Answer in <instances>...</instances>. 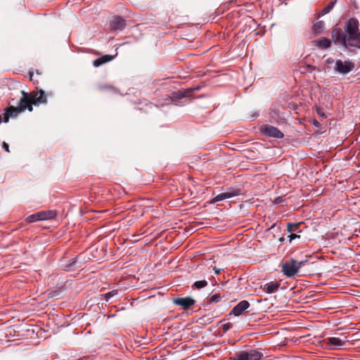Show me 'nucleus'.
I'll use <instances>...</instances> for the list:
<instances>
[{
	"mask_svg": "<svg viewBox=\"0 0 360 360\" xmlns=\"http://www.w3.org/2000/svg\"><path fill=\"white\" fill-rule=\"evenodd\" d=\"M333 43L349 52L360 50V22L350 17L343 22L342 28L335 27L331 31Z\"/></svg>",
	"mask_w": 360,
	"mask_h": 360,
	"instance_id": "f257e3e1",
	"label": "nucleus"
},
{
	"mask_svg": "<svg viewBox=\"0 0 360 360\" xmlns=\"http://www.w3.org/2000/svg\"><path fill=\"white\" fill-rule=\"evenodd\" d=\"M46 102V96L43 90L38 91L34 95L31 96L30 99H20L18 107L11 106L4 113V122H8L10 117H15L19 113L27 109L32 111V105H39Z\"/></svg>",
	"mask_w": 360,
	"mask_h": 360,
	"instance_id": "f03ea898",
	"label": "nucleus"
},
{
	"mask_svg": "<svg viewBox=\"0 0 360 360\" xmlns=\"http://www.w3.org/2000/svg\"><path fill=\"white\" fill-rule=\"evenodd\" d=\"M326 63L327 64H333V72L341 75H346L355 68L354 63L349 60L343 61L340 59L335 60L333 58H328L326 60Z\"/></svg>",
	"mask_w": 360,
	"mask_h": 360,
	"instance_id": "7ed1b4c3",
	"label": "nucleus"
},
{
	"mask_svg": "<svg viewBox=\"0 0 360 360\" xmlns=\"http://www.w3.org/2000/svg\"><path fill=\"white\" fill-rule=\"evenodd\" d=\"M264 357L262 348L247 347L237 352L233 360H261Z\"/></svg>",
	"mask_w": 360,
	"mask_h": 360,
	"instance_id": "20e7f679",
	"label": "nucleus"
},
{
	"mask_svg": "<svg viewBox=\"0 0 360 360\" xmlns=\"http://www.w3.org/2000/svg\"><path fill=\"white\" fill-rule=\"evenodd\" d=\"M304 263V261L297 263L296 260L291 258L282 264V271L287 277H293Z\"/></svg>",
	"mask_w": 360,
	"mask_h": 360,
	"instance_id": "39448f33",
	"label": "nucleus"
},
{
	"mask_svg": "<svg viewBox=\"0 0 360 360\" xmlns=\"http://www.w3.org/2000/svg\"><path fill=\"white\" fill-rule=\"evenodd\" d=\"M260 131L266 136L276 139H282L284 136L278 128L268 124L262 127Z\"/></svg>",
	"mask_w": 360,
	"mask_h": 360,
	"instance_id": "423d86ee",
	"label": "nucleus"
},
{
	"mask_svg": "<svg viewBox=\"0 0 360 360\" xmlns=\"http://www.w3.org/2000/svg\"><path fill=\"white\" fill-rule=\"evenodd\" d=\"M348 341L347 337H331L328 339V346L330 349H338L345 346Z\"/></svg>",
	"mask_w": 360,
	"mask_h": 360,
	"instance_id": "0eeeda50",
	"label": "nucleus"
},
{
	"mask_svg": "<svg viewBox=\"0 0 360 360\" xmlns=\"http://www.w3.org/2000/svg\"><path fill=\"white\" fill-rule=\"evenodd\" d=\"M173 303L186 310L193 306L195 303V300L191 297H177L173 300Z\"/></svg>",
	"mask_w": 360,
	"mask_h": 360,
	"instance_id": "6e6552de",
	"label": "nucleus"
},
{
	"mask_svg": "<svg viewBox=\"0 0 360 360\" xmlns=\"http://www.w3.org/2000/svg\"><path fill=\"white\" fill-rule=\"evenodd\" d=\"M126 26L125 20L120 16H115L110 22V28L111 30H122Z\"/></svg>",
	"mask_w": 360,
	"mask_h": 360,
	"instance_id": "1a4fd4ad",
	"label": "nucleus"
},
{
	"mask_svg": "<svg viewBox=\"0 0 360 360\" xmlns=\"http://www.w3.org/2000/svg\"><path fill=\"white\" fill-rule=\"evenodd\" d=\"M312 44L319 49H328L331 46V40L326 37H321L311 41Z\"/></svg>",
	"mask_w": 360,
	"mask_h": 360,
	"instance_id": "9d476101",
	"label": "nucleus"
},
{
	"mask_svg": "<svg viewBox=\"0 0 360 360\" xmlns=\"http://www.w3.org/2000/svg\"><path fill=\"white\" fill-rule=\"evenodd\" d=\"M250 307V304L246 300H242L238 303L231 310V314L236 316L241 315Z\"/></svg>",
	"mask_w": 360,
	"mask_h": 360,
	"instance_id": "9b49d317",
	"label": "nucleus"
},
{
	"mask_svg": "<svg viewBox=\"0 0 360 360\" xmlns=\"http://www.w3.org/2000/svg\"><path fill=\"white\" fill-rule=\"evenodd\" d=\"M40 221L52 219L56 217L53 210H47L38 212Z\"/></svg>",
	"mask_w": 360,
	"mask_h": 360,
	"instance_id": "f8f14e48",
	"label": "nucleus"
},
{
	"mask_svg": "<svg viewBox=\"0 0 360 360\" xmlns=\"http://www.w3.org/2000/svg\"><path fill=\"white\" fill-rule=\"evenodd\" d=\"M279 285L273 282L268 283L264 285V291L267 294L275 292L278 290Z\"/></svg>",
	"mask_w": 360,
	"mask_h": 360,
	"instance_id": "ddd939ff",
	"label": "nucleus"
},
{
	"mask_svg": "<svg viewBox=\"0 0 360 360\" xmlns=\"http://www.w3.org/2000/svg\"><path fill=\"white\" fill-rule=\"evenodd\" d=\"M312 29L315 34H320L325 30V22L323 20L318 21L313 25Z\"/></svg>",
	"mask_w": 360,
	"mask_h": 360,
	"instance_id": "4468645a",
	"label": "nucleus"
},
{
	"mask_svg": "<svg viewBox=\"0 0 360 360\" xmlns=\"http://www.w3.org/2000/svg\"><path fill=\"white\" fill-rule=\"evenodd\" d=\"M226 195H229V198L239 195L240 194V190L238 188H229L226 192Z\"/></svg>",
	"mask_w": 360,
	"mask_h": 360,
	"instance_id": "2eb2a0df",
	"label": "nucleus"
},
{
	"mask_svg": "<svg viewBox=\"0 0 360 360\" xmlns=\"http://www.w3.org/2000/svg\"><path fill=\"white\" fill-rule=\"evenodd\" d=\"M229 198V195H226L225 192L221 193L216 195L211 201V202H216L224 200Z\"/></svg>",
	"mask_w": 360,
	"mask_h": 360,
	"instance_id": "dca6fc26",
	"label": "nucleus"
},
{
	"mask_svg": "<svg viewBox=\"0 0 360 360\" xmlns=\"http://www.w3.org/2000/svg\"><path fill=\"white\" fill-rule=\"evenodd\" d=\"M337 0L332 1L327 6H326L321 11L322 15H326L334 7L335 4H336Z\"/></svg>",
	"mask_w": 360,
	"mask_h": 360,
	"instance_id": "f3484780",
	"label": "nucleus"
},
{
	"mask_svg": "<svg viewBox=\"0 0 360 360\" xmlns=\"http://www.w3.org/2000/svg\"><path fill=\"white\" fill-rule=\"evenodd\" d=\"M299 226H300V224L289 223L287 225V231L289 233H293V232L299 231H298Z\"/></svg>",
	"mask_w": 360,
	"mask_h": 360,
	"instance_id": "a211bd4d",
	"label": "nucleus"
},
{
	"mask_svg": "<svg viewBox=\"0 0 360 360\" xmlns=\"http://www.w3.org/2000/svg\"><path fill=\"white\" fill-rule=\"evenodd\" d=\"M118 290H112L110 292H108L101 296L104 297V300L108 302L111 297H114L117 294Z\"/></svg>",
	"mask_w": 360,
	"mask_h": 360,
	"instance_id": "6ab92c4d",
	"label": "nucleus"
},
{
	"mask_svg": "<svg viewBox=\"0 0 360 360\" xmlns=\"http://www.w3.org/2000/svg\"><path fill=\"white\" fill-rule=\"evenodd\" d=\"M26 221L28 223H32L40 221L38 212L28 216L26 218Z\"/></svg>",
	"mask_w": 360,
	"mask_h": 360,
	"instance_id": "aec40b11",
	"label": "nucleus"
},
{
	"mask_svg": "<svg viewBox=\"0 0 360 360\" xmlns=\"http://www.w3.org/2000/svg\"><path fill=\"white\" fill-rule=\"evenodd\" d=\"M207 285V282L205 280L198 281L193 283V286H195L197 289H201Z\"/></svg>",
	"mask_w": 360,
	"mask_h": 360,
	"instance_id": "412c9836",
	"label": "nucleus"
},
{
	"mask_svg": "<svg viewBox=\"0 0 360 360\" xmlns=\"http://www.w3.org/2000/svg\"><path fill=\"white\" fill-rule=\"evenodd\" d=\"M76 262H77L76 258H72V259H70L69 261L68 264H67L65 266V270L70 271V270L75 269L76 266Z\"/></svg>",
	"mask_w": 360,
	"mask_h": 360,
	"instance_id": "4be33fe9",
	"label": "nucleus"
},
{
	"mask_svg": "<svg viewBox=\"0 0 360 360\" xmlns=\"http://www.w3.org/2000/svg\"><path fill=\"white\" fill-rule=\"evenodd\" d=\"M221 296L219 294H214L212 295L210 298V302L211 303H217L221 300Z\"/></svg>",
	"mask_w": 360,
	"mask_h": 360,
	"instance_id": "5701e85b",
	"label": "nucleus"
},
{
	"mask_svg": "<svg viewBox=\"0 0 360 360\" xmlns=\"http://www.w3.org/2000/svg\"><path fill=\"white\" fill-rule=\"evenodd\" d=\"M101 60H103L104 63L111 61L114 56L112 55L106 54L101 57Z\"/></svg>",
	"mask_w": 360,
	"mask_h": 360,
	"instance_id": "b1692460",
	"label": "nucleus"
},
{
	"mask_svg": "<svg viewBox=\"0 0 360 360\" xmlns=\"http://www.w3.org/2000/svg\"><path fill=\"white\" fill-rule=\"evenodd\" d=\"M103 64H104V62L103 60H101V57L94 60L93 62V65L94 67H99V66L102 65Z\"/></svg>",
	"mask_w": 360,
	"mask_h": 360,
	"instance_id": "393cba45",
	"label": "nucleus"
},
{
	"mask_svg": "<svg viewBox=\"0 0 360 360\" xmlns=\"http://www.w3.org/2000/svg\"><path fill=\"white\" fill-rule=\"evenodd\" d=\"M231 328V324L230 323H225L221 325V328L224 332L228 331Z\"/></svg>",
	"mask_w": 360,
	"mask_h": 360,
	"instance_id": "a878e982",
	"label": "nucleus"
},
{
	"mask_svg": "<svg viewBox=\"0 0 360 360\" xmlns=\"http://www.w3.org/2000/svg\"><path fill=\"white\" fill-rule=\"evenodd\" d=\"M288 238L290 241H292V240H294L295 238H300V236L296 233H290V234L288 236Z\"/></svg>",
	"mask_w": 360,
	"mask_h": 360,
	"instance_id": "bb28decb",
	"label": "nucleus"
},
{
	"mask_svg": "<svg viewBox=\"0 0 360 360\" xmlns=\"http://www.w3.org/2000/svg\"><path fill=\"white\" fill-rule=\"evenodd\" d=\"M22 99H30V97L31 96H30L27 93H26L25 91H22Z\"/></svg>",
	"mask_w": 360,
	"mask_h": 360,
	"instance_id": "cd10ccee",
	"label": "nucleus"
},
{
	"mask_svg": "<svg viewBox=\"0 0 360 360\" xmlns=\"http://www.w3.org/2000/svg\"><path fill=\"white\" fill-rule=\"evenodd\" d=\"M2 147L6 151V152H9V146H8V144L6 142H3L2 143Z\"/></svg>",
	"mask_w": 360,
	"mask_h": 360,
	"instance_id": "c85d7f7f",
	"label": "nucleus"
},
{
	"mask_svg": "<svg viewBox=\"0 0 360 360\" xmlns=\"http://www.w3.org/2000/svg\"><path fill=\"white\" fill-rule=\"evenodd\" d=\"M307 69L308 70H309L310 72H312V71H314V70H316V67H315V66H313V65H307Z\"/></svg>",
	"mask_w": 360,
	"mask_h": 360,
	"instance_id": "c756f323",
	"label": "nucleus"
},
{
	"mask_svg": "<svg viewBox=\"0 0 360 360\" xmlns=\"http://www.w3.org/2000/svg\"><path fill=\"white\" fill-rule=\"evenodd\" d=\"M212 269L214 270V274H217H217H219L221 273V269L217 268L216 266H214V267L212 268Z\"/></svg>",
	"mask_w": 360,
	"mask_h": 360,
	"instance_id": "7c9ffc66",
	"label": "nucleus"
},
{
	"mask_svg": "<svg viewBox=\"0 0 360 360\" xmlns=\"http://www.w3.org/2000/svg\"><path fill=\"white\" fill-rule=\"evenodd\" d=\"M317 113H318L321 117H324V118H326V114H325V113H323V112H322L321 111V110H317Z\"/></svg>",
	"mask_w": 360,
	"mask_h": 360,
	"instance_id": "2f4dec72",
	"label": "nucleus"
},
{
	"mask_svg": "<svg viewBox=\"0 0 360 360\" xmlns=\"http://www.w3.org/2000/svg\"><path fill=\"white\" fill-rule=\"evenodd\" d=\"M281 201V198L280 197L277 198L276 200H275V203L276 204H278Z\"/></svg>",
	"mask_w": 360,
	"mask_h": 360,
	"instance_id": "473e14b6",
	"label": "nucleus"
},
{
	"mask_svg": "<svg viewBox=\"0 0 360 360\" xmlns=\"http://www.w3.org/2000/svg\"><path fill=\"white\" fill-rule=\"evenodd\" d=\"M313 124L314 126L318 127V126H319V122L318 121L315 120L314 122H313Z\"/></svg>",
	"mask_w": 360,
	"mask_h": 360,
	"instance_id": "72a5a7b5",
	"label": "nucleus"
},
{
	"mask_svg": "<svg viewBox=\"0 0 360 360\" xmlns=\"http://www.w3.org/2000/svg\"><path fill=\"white\" fill-rule=\"evenodd\" d=\"M258 115H258V113L255 112V113H254V114L252 115V117H257Z\"/></svg>",
	"mask_w": 360,
	"mask_h": 360,
	"instance_id": "f704fd0d",
	"label": "nucleus"
},
{
	"mask_svg": "<svg viewBox=\"0 0 360 360\" xmlns=\"http://www.w3.org/2000/svg\"><path fill=\"white\" fill-rule=\"evenodd\" d=\"M1 122V115H0V123Z\"/></svg>",
	"mask_w": 360,
	"mask_h": 360,
	"instance_id": "c9c22d12",
	"label": "nucleus"
}]
</instances>
